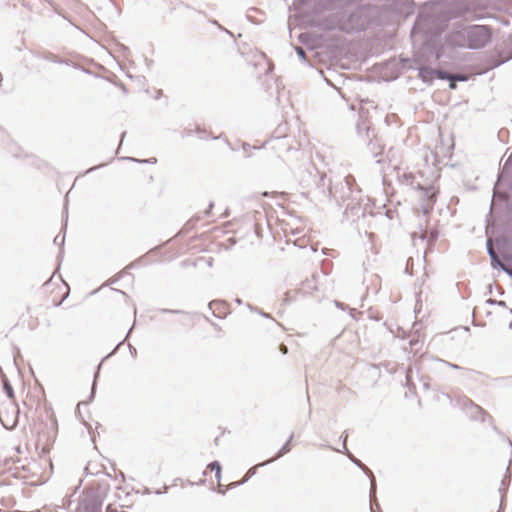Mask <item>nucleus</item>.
Instances as JSON below:
<instances>
[{
  "label": "nucleus",
  "instance_id": "nucleus-11",
  "mask_svg": "<svg viewBox=\"0 0 512 512\" xmlns=\"http://www.w3.org/2000/svg\"><path fill=\"white\" fill-rule=\"evenodd\" d=\"M208 467L210 468L211 471H215V476L219 480L221 476V467L219 462L214 461L210 463Z\"/></svg>",
  "mask_w": 512,
  "mask_h": 512
},
{
  "label": "nucleus",
  "instance_id": "nucleus-19",
  "mask_svg": "<svg viewBox=\"0 0 512 512\" xmlns=\"http://www.w3.org/2000/svg\"><path fill=\"white\" fill-rule=\"evenodd\" d=\"M441 361H442L444 364H446L447 366L451 367L452 369H456V370L461 369V367H460V366H458V365H456V364L450 363V362H448V361H443V360H441Z\"/></svg>",
  "mask_w": 512,
  "mask_h": 512
},
{
  "label": "nucleus",
  "instance_id": "nucleus-17",
  "mask_svg": "<svg viewBox=\"0 0 512 512\" xmlns=\"http://www.w3.org/2000/svg\"><path fill=\"white\" fill-rule=\"evenodd\" d=\"M487 251H488V254L490 255V253H496L492 247V241L491 239H489L487 241Z\"/></svg>",
  "mask_w": 512,
  "mask_h": 512
},
{
  "label": "nucleus",
  "instance_id": "nucleus-18",
  "mask_svg": "<svg viewBox=\"0 0 512 512\" xmlns=\"http://www.w3.org/2000/svg\"><path fill=\"white\" fill-rule=\"evenodd\" d=\"M64 242V236H60V235H57L55 238H54V243L55 244H60L62 245Z\"/></svg>",
  "mask_w": 512,
  "mask_h": 512
},
{
  "label": "nucleus",
  "instance_id": "nucleus-6",
  "mask_svg": "<svg viewBox=\"0 0 512 512\" xmlns=\"http://www.w3.org/2000/svg\"><path fill=\"white\" fill-rule=\"evenodd\" d=\"M348 455L355 464H357L365 473L371 477V492H373L375 490V478L371 470H369V468H367L360 460L356 459L351 454Z\"/></svg>",
  "mask_w": 512,
  "mask_h": 512
},
{
  "label": "nucleus",
  "instance_id": "nucleus-8",
  "mask_svg": "<svg viewBox=\"0 0 512 512\" xmlns=\"http://www.w3.org/2000/svg\"><path fill=\"white\" fill-rule=\"evenodd\" d=\"M490 259H491V263L494 267L498 266L500 267L503 271L507 272L508 274L512 275V272L510 270H508L504 265L503 263L500 261V259L498 258L497 254L496 253H490Z\"/></svg>",
  "mask_w": 512,
  "mask_h": 512
},
{
  "label": "nucleus",
  "instance_id": "nucleus-24",
  "mask_svg": "<svg viewBox=\"0 0 512 512\" xmlns=\"http://www.w3.org/2000/svg\"><path fill=\"white\" fill-rule=\"evenodd\" d=\"M346 440H347V435H345V438H344V441H343V448L345 450H347V447H346Z\"/></svg>",
  "mask_w": 512,
  "mask_h": 512
},
{
  "label": "nucleus",
  "instance_id": "nucleus-15",
  "mask_svg": "<svg viewBox=\"0 0 512 512\" xmlns=\"http://www.w3.org/2000/svg\"><path fill=\"white\" fill-rule=\"evenodd\" d=\"M265 464H267V463H266V462L261 463V464H259V466H263V465H265ZM257 467H258V465H257V466H255V467H253V468H251V469L248 471V473H247V478H249V477H251V476H253V475L255 474V472H256V468H257Z\"/></svg>",
  "mask_w": 512,
  "mask_h": 512
},
{
  "label": "nucleus",
  "instance_id": "nucleus-5",
  "mask_svg": "<svg viewBox=\"0 0 512 512\" xmlns=\"http://www.w3.org/2000/svg\"><path fill=\"white\" fill-rule=\"evenodd\" d=\"M365 27V20L361 19L360 11L352 13L348 20H340L339 28L346 32L362 30Z\"/></svg>",
  "mask_w": 512,
  "mask_h": 512
},
{
  "label": "nucleus",
  "instance_id": "nucleus-30",
  "mask_svg": "<svg viewBox=\"0 0 512 512\" xmlns=\"http://www.w3.org/2000/svg\"><path fill=\"white\" fill-rule=\"evenodd\" d=\"M121 512H123V511H121Z\"/></svg>",
  "mask_w": 512,
  "mask_h": 512
},
{
  "label": "nucleus",
  "instance_id": "nucleus-4",
  "mask_svg": "<svg viewBox=\"0 0 512 512\" xmlns=\"http://www.w3.org/2000/svg\"><path fill=\"white\" fill-rule=\"evenodd\" d=\"M468 27H458L446 36V41L454 47L468 48Z\"/></svg>",
  "mask_w": 512,
  "mask_h": 512
},
{
  "label": "nucleus",
  "instance_id": "nucleus-2",
  "mask_svg": "<svg viewBox=\"0 0 512 512\" xmlns=\"http://www.w3.org/2000/svg\"><path fill=\"white\" fill-rule=\"evenodd\" d=\"M398 183L402 186L410 187L412 189H418L423 192L427 198L428 203L423 206L425 213L432 209L434 202L435 192L432 191V187H424L419 181H417V174L410 171L408 168H395Z\"/></svg>",
  "mask_w": 512,
  "mask_h": 512
},
{
  "label": "nucleus",
  "instance_id": "nucleus-27",
  "mask_svg": "<svg viewBox=\"0 0 512 512\" xmlns=\"http://www.w3.org/2000/svg\"><path fill=\"white\" fill-rule=\"evenodd\" d=\"M498 304H499L500 306H505V302H503V301L498 302Z\"/></svg>",
  "mask_w": 512,
  "mask_h": 512
},
{
  "label": "nucleus",
  "instance_id": "nucleus-21",
  "mask_svg": "<svg viewBox=\"0 0 512 512\" xmlns=\"http://www.w3.org/2000/svg\"><path fill=\"white\" fill-rule=\"evenodd\" d=\"M280 351H281L283 354H287L288 349H287V347H286L284 344H282V345L280 346Z\"/></svg>",
  "mask_w": 512,
  "mask_h": 512
},
{
  "label": "nucleus",
  "instance_id": "nucleus-13",
  "mask_svg": "<svg viewBox=\"0 0 512 512\" xmlns=\"http://www.w3.org/2000/svg\"><path fill=\"white\" fill-rule=\"evenodd\" d=\"M508 478V480L510 481V477L509 476H506L503 480H502V486L499 491L501 493V505L503 504V500H504V497H505V491H506V479Z\"/></svg>",
  "mask_w": 512,
  "mask_h": 512
},
{
  "label": "nucleus",
  "instance_id": "nucleus-12",
  "mask_svg": "<svg viewBox=\"0 0 512 512\" xmlns=\"http://www.w3.org/2000/svg\"><path fill=\"white\" fill-rule=\"evenodd\" d=\"M4 390L7 394V396L10 398V399H13L14 398V391H13V388L12 386L8 383L7 380H4Z\"/></svg>",
  "mask_w": 512,
  "mask_h": 512
},
{
  "label": "nucleus",
  "instance_id": "nucleus-9",
  "mask_svg": "<svg viewBox=\"0 0 512 512\" xmlns=\"http://www.w3.org/2000/svg\"><path fill=\"white\" fill-rule=\"evenodd\" d=\"M292 437H293V435H291V436H290V438H289V440H288V441H287V442H286V443L281 447V449L279 450V452L277 453V455H276L274 458H272V459H270V460L266 461V463H270V462H272L273 460H275V459H277V458L281 457V456H282V455H284L285 453H288V452L290 451V449H291V448H290V442H291V440H292Z\"/></svg>",
  "mask_w": 512,
  "mask_h": 512
},
{
  "label": "nucleus",
  "instance_id": "nucleus-10",
  "mask_svg": "<svg viewBox=\"0 0 512 512\" xmlns=\"http://www.w3.org/2000/svg\"><path fill=\"white\" fill-rule=\"evenodd\" d=\"M424 22L425 19L420 15L415 21V24L412 29V34L422 32L424 30Z\"/></svg>",
  "mask_w": 512,
  "mask_h": 512
},
{
  "label": "nucleus",
  "instance_id": "nucleus-25",
  "mask_svg": "<svg viewBox=\"0 0 512 512\" xmlns=\"http://www.w3.org/2000/svg\"><path fill=\"white\" fill-rule=\"evenodd\" d=\"M165 312H171V313H178L179 311L177 310H164Z\"/></svg>",
  "mask_w": 512,
  "mask_h": 512
},
{
  "label": "nucleus",
  "instance_id": "nucleus-26",
  "mask_svg": "<svg viewBox=\"0 0 512 512\" xmlns=\"http://www.w3.org/2000/svg\"><path fill=\"white\" fill-rule=\"evenodd\" d=\"M369 146L371 147V150L374 151V145L371 141L369 142Z\"/></svg>",
  "mask_w": 512,
  "mask_h": 512
},
{
  "label": "nucleus",
  "instance_id": "nucleus-3",
  "mask_svg": "<svg viewBox=\"0 0 512 512\" xmlns=\"http://www.w3.org/2000/svg\"><path fill=\"white\" fill-rule=\"evenodd\" d=\"M468 48L480 49L483 48L491 40V31L484 25H473L468 27Z\"/></svg>",
  "mask_w": 512,
  "mask_h": 512
},
{
  "label": "nucleus",
  "instance_id": "nucleus-7",
  "mask_svg": "<svg viewBox=\"0 0 512 512\" xmlns=\"http://www.w3.org/2000/svg\"><path fill=\"white\" fill-rule=\"evenodd\" d=\"M354 182H355V179L353 176L351 175H348L345 180H344V185L345 187L349 190V195L347 196H342V199L345 200V199H348L349 197H352L353 195V185H354Z\"/></svg>",
  "mask_w": 512,
  "mask_h": 512
},
{
  "label": "nucleus",
  "instance_id": "nucleus-28",
  "mask_svg": "<svg viewBox=\"0 0 512 512\" xmlns=\"http://www.w3.org/2000/svg\"><path fill=\"white\" fill-rule=\"evenodd\" d=\"M509 328L512 329V322L510 323Z\"/></svg>",
  "mask_w": 512,
  "mask_h": 512
},
{
  "label": "nucleus",
  "instance_id": "nucleus-29",
  "mask_svg": "<svg viewBox=\"0 0 512 512\" xmlns=\"http://www.w3.org/2000/svg\"><path fill=\"white\" fill-rule=\"evenodd\" d=\"M498 512H501V508L498 510Z\"/></svg>",
  "mask_w": 512,
  "mask_h": 512
},
{
  "label": "nucleus",
  "instance_id": "nucleus-16",
  "mask_svg": "<svg viewBox=\"0 0 512 512\" xmlns=\"http://www.w3.org/2000/svg\"><path fill=\"white\" fill-rule=\"evenodd\" d=\"M358 134L361 135L362 131H364L366 134L369 132V126L365 125L363 128L358 124L357 126Z\"/></svg>",
  "mask_w": 512,
  "mask_h": 512
},
{
  "label": "nucleus",
  "instance_id": "nucleus-1",
  "mask_svg": "<svg viewBox=\"0 0 512 512\" xmlns=\"http://www.w3.org/2000/svg\"><path fill=\"white\" fill-rule=\"evenodd\" d=\"M439 54L434 53L431 49H422L415 54L413 61L415 66H411L418 70V76L426 83H431L435 78L441 80H458L465 81L466 77L459 74H450L443 70L433 69L429 65L439 60Z\"/></svg>",
  "mask_w": 512,
  "mask_h": 512
},
{
  "label": "nucleus",
  "instance_id": "nucleus-14",
  "mask_svg": "<svg viewBox=\"0 0 512 512\" xmlns=\"http://www.w3.org/2000/svg\"><path fill=\"white\" fill-rule=\"evenodd\" d=\"M296 53L302 60H305L306 54L302 47H296Z\"/></svg>",
  "mask_w": 512,
  "mask_h": 512
},
{
  "label": "nucleus",
  "instance_id": "nucleus-23",
  "mask_svg": "<svg viewBox=\"0 0 512 512\" xmlns=\"http://www.w3.org/2000/svg\"><path fill=\"white\" fill-rule=\"evenodd\" d=\"M106 512H118L116 509H112L110 505L107 506Z\"/></svg>",
  "mask_w": 512,
  "mask_h": 512
},
{
  "label": "nucleus",
  "instance_id": "nucleus-20",
  "mask_svg": "<svg viewBox=\"0 0 512 512\" xmlns=\"http://www.w3.org/2000/svg\"><path fill=\"white\" fill-rule=\"evenodd\" d=\"M471 406L473 407V409L475 410L476 413L484 414V411H483V409L480 406L473 405L472 403H471Z\"/></svg>",
  "mask_w": 512,
  "mask_h": 512
},
{
  "label": "nucleus",
  "instance_id": "nucleus-22",
  "mask_svg": "<svg viewBox=\"0 0 512 512\" xmlns=\"http://www.w3.org/2000/svg\"><path fill=\"white\" fill-rule=\"evenodd\" d=\"M450 81H451V83L449 84V87L451 89H455L456 88V83H455L456 80H450Z\"/></svg>",
  "mask_w": 512,
  "mask_h": 512
}]
</instances>
